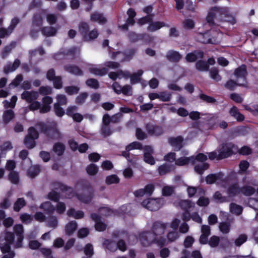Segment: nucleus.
I'll return each mask as SVG.
<instances>
[{
  "label": "nucleus",
  "instance_id": "2f4dec72",
  "mask_svg": "<svg viewBox=\"0 0 258 258\" xmlns=\"http://www.w3.org/2000/svg\"><path fill=\"white\" fill-rule=\"evenodd\" d=\"M15 117L14 111L11 109L5 111L3 115V121L5 124L9 123Z\"/></svg>",
  "mask_w": 258,
  "mask_h": 258
},
{
  "label": "nucleus",
  "instance_id": "2eb2a0df",
  "mask_svg": "<svg viewBox=\"0 0 258 258\" xmlns=\"http://www.w3.org/2000/svg\"><path fill=\"white\" fill-rule=\"evenodd\" d=\"M182 57V55L178 51L174 50H168L166 54V59L171 62H178Z\"/></svg>",
  "mask_w": 258,
  "mask_h": 258
},
{
  "label": "nucleus",
  "instance_id": "39448f33",
  "mask_svg": "<svg viewBox=\"0 0 258 258\" xmlns=\"http://www.w3.org/2000/svg\"><path fill=\"white\" fill-rule=\"evenodd\" d=\"M238 151V146L231 142L222 143L217 149L218 160H221L235 155Z\"/></svg>",
  "mask_w": 258,
  "mask_h": 258
},
{
  "label": "nucleus",
  "instance_id": "f704fd0d",
  "mask_svg": "<svg viewBox=\"0 0 258 258\" xmlns=\"http://www.w3.org/2000/svg\"><path fill=\"white\" fill-rule=\"evenodd\" d=\"M137 51V49L136 48H129L124 51L123 52H122V54L124 56V60L130 61L133 58Z\"/></svg>",
  "mask_w": 258,
  "mask_h": 258
},
{
  "label": "nucleus",
  "instance_id": "b1692460",
  "mask_svg": "<svg viewBox=\"0 0 258 258\" xmlns=\"http://www.w3.org/2000/svg\"><path fill=\"white\" fill-rule=\"evenodd\" d=\"M90 20L92 22H98L100 24H104L107 22L106 18L103 14L95 12L91 15Z\"/></svg>",
  "mask_w": 258,
  "mask_h": 258
},
{
  "label": "nucleus",
  "instance_id": "c756f323",
  "mask_svg": "<svg viewBox=\"0 0 258 258\" xmlns=\"http://www.w3.org/2000/svg\"><path fill=\"white\" fill-rule=\"evenodd\" d=\"M196 69L199 72H207L209 71V66L206 61L200 59L195 64Z\"/></svg>",
  "mask_w": 258,
  "mask_h": 258
},
{
  "label": "nucleus",
  "instance_id": "4be33fe9",
  "mask_svg": "<svg viewBox=\"0 0 258 258\" xmlns=\"http://www.w3.org/2000/svg\"><path fill=\"white\" fill-rule=\"evenodd\" d=\"M227 193L229 196L233 197L240 194V187L237 182H235L229 186L227 189Z\"/></svg>",
  "mask_w": 258,
  "mask_h": 258
},
{
  "label": "nucleus",
  "instance_id": "c9c22d12",
  "mask_svg": "<svg viewBox=\"0 0 258 258\" xmlns=\"http://www.w3.org/2000/svg\"><path fill=\"white\" fill-rule=\"evenodd\" d=\"M47 219L46 226L48 227L55 229L58 226V220L56 216L49 215Z\"/></svg>",
  "mask_w": 258,
  "mask_h": 258
},
{
  "label": "nucleus",
  "instance_id": "5701e85b",
  "mask_svg": "<svg viewBox=\"0 0 258 258\" xmlns=\"http://www.w3.org/2000/svg\"><path fill=\"white\" fill-rule=\"evenodd\" d=\"M174 165L167 163H164L158 168V172L160 175L162 176L174 170Z\"/></svg>",
  "mask_w": 258,
  "mask_h": 258
},
{
  "label": "nucleus",
  "instance_id": "9b49d317",
  "mask_svg": "<svg viewBox=\"0 0 258 258\" xmlns=\"http://www.w3.org/2000/svg\"><path fill=\"white\" fill-rule=\"evenodd\" d=\"M167 225V223H163L160 221H156L153 222L152 231L154 235L156 236L163 235L166 230Z\"/></svg>",
  "mask_w": 258,
  "mask_h": 258
},
{
  "label": "nucleus",
  "instance_id": "a211bd4d",
  "mask_svg": "<svg viewBox=\"0 0 258 258\" xmlns=\"http://www.w3.org/2000/svg\"><path fill=\"white\" fill-rule=\"evenodd\" d=\"M246 67L245 64H242L240 67L235 69L234 74L237 78H241L243 80V83H246V76H247Z\"/></svg>",
  "mask_w": 258,
  "mask_h": 258
},
{
  "label": "nucleus",
  "instance_id": "4468645a",
  "mask_svg": "<svg viewBox=\"0 0 258 258\" xmlns=\"http://www.w3.org/2000/svg\"><path fill=\"white\" fill-rule=\"evenodd\" d=\"M168 142L174 148L175 151H180L183 146V138L181 136L176 137H170L168 139Z\"/></svg>",
  "mask_w": 258,
  "mask_h": 258
},
{
  "label": "nucleus",
  "instance_id": "052dcab7",
  "mask_svg": "<svg viewBox=\"0 0 258 258\" xmlns=\"http://www.w3.org/2000/svg\"><path fill=\"white\" fill-rule=\"evenodd\" d=\"M208 158L207 155L204 154V153H199L195 157H191V162L194 163L195 162V160H197L199 162H201L204 163L207 160Z\"/></svg>",
  "mask_w": 258,
  "mask_h": 258
},
{
  "label": "nucleus",
  "instance_id": "f3484780",
  "mask_svg": "<svg viewBox=\"0 0 258 258\" xmlns=\"http://www.w3.org/2000/svg\"><path fill=\"white\" fill-rule=\"evenodd\" d=\"M64 70L75 76H83V72L75 64H67L63 67Z\"/></svg>",
  "mask_w": 258,
  "mask_h": 258
},
{
  "label": "nucleus",
  "instance_id": "6ab92c4d",
  "mask_svg": "<svg viewBox=\"0 0 258 258\" xmlns=\"http://www.w3.org/2000/svg\"><path fill=\"white\" fill-rule=\"evenodd\" d=\"M229 113L230 115L235 118L237 122H242L245 119V116L241 113L238 108L235 106H233L229 110Z\"/></svg>",
  "mask_w": 258,
  "mask_h": 258
},
{
  "label": "nucleus",
  "instance_id": "bb28decb",
  "mask_svg": "<svg viewBox=\"0 0 258 258\" xmlns=\"http://www.w3.org/2000/svg\"><path fill=\"white\" fill-rule=\"evenodd\" d=\"M57 31V29L51 26H45L41 28V32L42 34L46 37L55 36Z\"/></svg>",
  "mask_w": 258,
  "mask_h": 258
},
{
  "label": "nucleus",
  "instance_id": "dca6fc26",
  "mask_svg": "<svg viewBox=\"0 0 258 258\" xmlns=\"http://www.w3.org/2000/svg\"><path fill=\"white\" fill-rule=\"evenodd\" d=\"M142 204L147 209L151 211H156L158 210L160 207V203L156 200L151 199L148 201L144 200L142 202Z\"/></svg>",
  "mask_w": 258,
  "mask_h": 258
},
{
  "label": "nucleus",
  "instance_id": "473e14b6",
  "mask_svg": "<svg viewBox=\"0 0 258 258\" xmlns=\"http://www.w3.org/2000/svg\"><path fill=\"white\" fill-rule=\"evenodd\" d=\"M255 192V189L250 185H243L240 187V193L246 197H250Z\"/></svg>",
  "mask_w": 258,
  "mask_h": 258
},
{
  "label": "nucleus",
  "instance_id": "09e8293b",
  "mask_svg": "<svg viewBox=\"0 0 258 258\" xmlns=\"http://www.w3.org/2000/svg\"><path fill=\"white\" fill-rule=\"evenodd\" d=\"M87 173L90 175H95L98 171V167L94 164L91 163L86 167Z\"/></svg>",
  "mask_w": 258,
  "mask_h": 258
},
{
  "label": "nucleus",
  "instance_id": "6e6d98bb",
  "mask_svg": "<svg viewBox=\"0 0 258 258\" xmlns=\"http://www.w3.org/2000/svg\"><path fill=\"white\" fill-rule=\"evenodd\" d=\"M199 97L203 101L208 103H214L216 102V100L213 97L208 96L204 93L200 94Z\"/></svg>",
  "mask_w": 258,
  "mask_h": 258
},
{
  "label": "nucleus",
  "instance_id": "79ce46f5",
  "mask_svg": "<svg viewBox=\"0 0 258 258\" xmlns=\"http://www.w3.org/2000/svg\"><path fill=\"white\" fill-rule=\"evenodd\" d=\"M210 77L216 82L221 80V77L219 74L218 69L216 68H212L209 71Z\"/></svg>",
  "mask_w": 258,
  "mask_h": 258
},
{
  "label": "nucleus",
  "instance_id": "aec40b11",
  "mask_svg": "<svg viewBox=\"0 0 258 258\" xmlns=\"http://www.w3.org/2000/svg\"><path fill=\"white\" fill-rule=\"evenodd\" d=\"M38 98V93L35 91H25L21 94V98L25 100L28 103H31Z\"/></svg>",
  "mask_w": 258,
  "mask_h": 258
},
{
  "label": "nucleus",
  "instance_id": "69168bd1",
  "mask_svg": "<svg viewBox=\"0 0 258 258\" xmlns=\"http://www.w3.org/2000/svg\"><path fill=\"white\" fill-rule=\"evenodd\" d=\"M171 97L172 95L169 92L163 91L159 93V99L162 101H169L171 100Z\"/></svg>",
  "mask_w": 258,
  "mask_h": 258
},
{
  "label": "nucleus",
  "instance_id": "37998d69",
  "mask_svg": "<svg viewBox=\"0 0 258 258\" xmlns=\"http://www.w3.org/2000/svg\"><path fill=\"white\" fill-rule=\"evenodd\" d=\"M120 181L119 177L115 174H112L106 176L105 182L108 185L117 184Z\"/></svg>",
  "mask_w": 258,
  "mask_h": 258
},
{
  "label": "nucleus",
  "instance_id": "423d86ee",
  "mask_svg": "<svg viewBox=\"0 0 258 258\" xmlns=\"http://www.w3.org/2000/svg\"><path fill=\"white\" fill-rule=\"evenodd\" d=\"M90 26L87 22H81L78 25V31L84 41H89L97 38L99 32L97 29L89 31Z\"/></svg>",
  "mask_w": 258,
  "mask_h": 258
},
{
  "label": "nucleus",
  "instance_id": "e433bc0d",
  "mask_svg": "<svg viewBox=\"0 0 258 258\" xmlns=\"http://www.w3.org/2000/svg\"><path fill=\"white\" fill-rule=\"evenodd\" d=\"M237 86H245V85L244 83H237L236 81L231 79L227 81L224 85V87L230 91L234 90Z\"/></svg>",
  "mask_w": 258,
  "mask_h": 258
},
{
  "label": "nucleus",
  "instance_id": "1a4fd4ad",
  "mask_svg": "<svg viewBox=\"0 0 258 258\" xmlns=\"http://www.w3.org/2000/svg\"><path fill=\"white\" fill-rule=\"evenodd\" d=\"M212 33L213 32L211 30L207 31L203 33H199L198 35V41L203 44H217V38Z\"/></svg>",
  "mask_w": 258,
  "mask_h": 258
},
{
  "label": "nucleus",
  "instance_id": "a19ab883",
  "mask_svg": "<svg viewBox=\"0 0 258 258\" xmlns=\"http://www.w3.org/2000/svg\"><path fill=\"white\" fill-rule=\"evenodd\" d=\"M230 210L231 213L237 215H240L242 213L243 208L242 206L235 203H231L230 206Z\"/></svg>",
  "mask_w": 258,
  "mask_h": 258
},
{
  "label": "nucleus",
  "instance_id": "c03bdc74",
  "mask_svg": "<svg viewBox=\"0 0 258 258\" xmlns=\"http://www.w3.org/2000/svg\"><path fill=\"white\" fill-rule=\"evenodd\" d=\"M8 179L13 184H17L19 182V176L17 171H11L8 175Z\"/></svg>",
  "mask_w": 258,
  "mask_h": 258
},
{
  "label": "nucleus",
  "instance_id": "f257e3e1",
  "mask_svg": "<svg viewBox=\"0 0 258 258\" xmlns=\"http://www.w3.org/2000/svg\"><path fill=\"white\" fill-rule=\"evenodd\" d=\"M206 20L210 26L218 25V23L222 22H227L232 24L236 23L235 19L230 14L229 8L227 7L212 8L208 13Z\"/></svg>",
  "mask_w": 258,
  "mask_h": 258
},
{
  "label": "nucleus",
  "instance_id": "3c124183",
  "mask_svg": "<svg viewBox=\"0 0 258 258\" xmlns=\"http://www.w3.org/2000/svg\"><path fill=\"white\" fill-rule=\"evenodd\" d=\"M182 26L185 29L191 30L195 28V22L192 19H187L183 21Z\"/></svg>",
  "mask_w": 258,
  "mask_h": 258
},
{
  "label": "nucleus",
  "instance_id": "20e7f679",
  "mask_svg": "<svg viewBox=\"0 0 258 258\" xmlns=\"http://www.w3.org/2000/svg\"><path fill=\"white\" fill-rule=\"evenodd\" d=\"M14 232L7 231L5 233V240L6 242L14 245L15 248H19L23 246L24 238V227L21 224H16L14 227Z\"/></svg>",
  "mask_w": 258,
  "mask_h": 258
},
{
  "label": "nucleus",
  "instance_id": "0e129e2a",
  "mask_svg": "<svg viewBox=\"0 0 258 258\" xmlns=\"http://www.w3.org/2000/svg\"><path fill=\"white\" fill-rule=\"evenodd\" d=\"M40 169L38 165L34 166L28 171V174L31 178H34L40 172Z\"/></svg>",
  "mask_w": 258,
  "mask_h": 258
},
{
  "label": "nucleus",
  "instance_id": "de8ad7c7",
  "mask_svg": "<svg viewBox=\"0 0 258 258\" xmlns=\"http://www.w3.org/2000/svg\"><path fill=\"white\" fill-rule=\"evenodd\" d=\"M114 130H112L110 125H102L101 128V132L104 137L110 136L113 132Z\"/></svg>",
  "mask_w": 258,
  "mask_h": 258
},
{
  "label": "nucleus",
  "instance_id": "338daca9",
  "mask_svg": "<svg viewBox=\"0 0 258 258\" xmlns=\"http://www.w3.org/2000/svg\"><path fill=\"white\" fill-rule=\"evenodd\" d=\"M48 199L52 201L57 202L60 199V194L55 191L52 190L48 193Z\"/></svg>",
  "mask_w": 258,
  "mask_h": 258
},
{
  "label": "nucleus",
  "instance_id": "6e6552de",
  "mask_svg": "<svg viewBox=\"0 0 258 258\" xmlns=\"http://www.w3.org/2000/svg\"><path fill=\"white\" fill-rule=\"evenodd\" d=\"M127 38L132 43L137 42L140 40H145L151 42L153 41V37L146 33L138 34L134 31H130L127 33Z\"/></svg>",
  "mask_w": 258,
  "mask_h": 258
},
{
  "label": "nucleus",
  "instance_id": "f8f14e48",
  "mask_svg": "<svg viewBox=\"0 0 258 258\" xmlns=\"http://www.w3.org/2000/svg\"><path fill=\"white\" fill-rule=\"evenodd\" d=\"M204 57V52L201 50H195L186 54L185 59L187 62L191 63L197 62L198 59H203Z\"/></svg>",
  "mask_w": 258,
  "mask_h": 258
},
{
  "label": "nucleus",
  "instance_id": "4d7b16f0",
  "mask_svg": "<svg viewBox=\"0 0 258 258\" xmlns=\"http://www.w3.org/2000/svg\"><path fill=\"white\" fill-rule=\"evenodd\" d=\"M86 85L92 88L97 89L99 87V83L97 80L95 79H88L86 81Z\"/></svg>",
  "mask_w": 258,
  "mask_h": 258
},
{
  "label": "nucleus",
  "instance_id": "a878e982",
  "mask_svg": "<svg viewBox=\"0 0 258 258\" xmlns=\"http://www.w3.org/2000/svg\"><path fill=\"white\" fill-rule=\"evenodd\" d=\"M40 208L43 209L45 214L48 215H52L55 210V207L48 201L42 203Z\"/></svg>",
  "mask_w": 258,
  "mask_h": 258
},
{
  "label": "nucleus",
  "instance_id": "e2e57ef3",
  "mask_svg": "<svg viewBox=\"0 0 258 258\" xmlns=\"http://www.w3.org/2000/svg\"><path fill=\"white\" fill-rule=\"evenodd\" d=\"M88 96V94L87 92H82L78 95L76 98V103L77 104H83L87 98Z\"/></svg>",
  "mask_w": 258,
  "mask_h": 258
},
{
  "label": "nucleus",
  "instance_id": "0eeeda50",
  "mask_svg": "<svg viewBox=\"0 0 258 258\" xmlns=\"http://www.w3.org/2000/svg\"><path fill=\"white\" fill-rule=\"evenodd\" d=\"M39 134L37 130L33 126H30L28 129V134L24 139V144L28 149H31L35 147V140L38 139Z\"/></svg>",
  "mask_w": 258,
  "mask_h": 258
},
{
  "label": "nucleus",
  "instance_id": "ea45409f",
  "mask_svg": "<svg viewBox=\"0 0 258 258\" xmlns=\"http://www.w3.org/2000/svg\"><path fill=\"white\" fill-rule=\"evenodd\" d=\"M154 16V14L147 15L145 17L140 18L138 20V23L140 26H143L148 23L149 24L152 21Z\"/></svg>",
  "mask_w": 258,
  "mask_h": 258
},
{
  "label": "nucleus",
  "instance_id": "a18cd8bd",
  "mask_svg": "<svg viewBox=\"0 0 258 258\" xmlns=\"http://www.w3.org/2000/svg\"><path fill=\"white\" fill-rule=\"evenodd\" d=\"M90 73L99 76H103L105 75L108 72L107 69L103 68L98 69L96 68H91L90 69Z\"/></svg>",
  "mask_w": 258,
  "mask_h": 258
},
{
  "label": "nucleus",
  "instance_id": "8fccbe9b",
  "mask_svg": "<svg viewBox=\"0 0 258 258\" xmlns=\"http://www.w3.org/2000/svg\"><path fill=\"white\" fill-rule=\"evenodd\" d=\"M53 110L55 115L58 117H62L65 114L64 110L61 107L59 103H54Z\"/></svg>",
  "mask_w": 258,
  "mask_h": 258
},
{
  "label": "nucleus",
  "instance_id": "c85d7f7f",
  "mask_svg": "<svg viewBox=\"0 0 258 258\" xmlns=\"http://www.w3.org/2000/svg\"><path fill=\"white\" fill-rule=\"evenodd\" d=\"M20 60L18 59H16L13 64H8L4 68V72L5 74H8L10 72L15 71L20 65Z\"/></svg>",
  "mask_w": 258,
  "mask_h": 258
},
{
  "label": "nucleus",
  "instance_id": "cd10ccee",
  "mask_svg": "<svg viewBox=\"0 0 258 258\" xmlns=\"http://www.w3.org/2000/svg\"><path fill=\"white\" fill-rule=\"evenodd\" d=\"M65 150L64 145L61 142L55 143L53 146L52 150L58 156H61L64 154Z\"/></svg>",
  "mask_w": 258,
  "mask_h": 258
},
{
  "label": "nucleus",
  "instance_id": "680f3d73",
  "mask_svg": "<svg viewBox=\"0 0 258 258\" xmlns=\"http://www.w3.org/2000/svg\"><path fill=\"white\" fill-rule=\"evenodd\" d=\"M84 253L89 257H91L94 254V249L91 243L87 244L84 249Z\"/></svg>",
  "mask_w": 258,
  "mask_h": 258
},
{
  "label": "nucleus",
  "instance_id": "13d9d810",
  "mask_svg": "<svg viewBox=\"0 0 258 258\" xmlns=\"http://www.w3.org/2000/svg\"><path fill=\"white\" fill-rule=\"evenodd\" d=\"M219 229L223 233H228L230 230V224L227 222H222L219 224Z\"/></svg>",
  "mask_w": 258,
  "mask_h": 258
},
{
  "label": "nucleus",
  "instance_id": "f03ea898",
  "mask_svg": "<svg viewBox=\"0 0 258 258\" xmlns=\"http://www.w3.org/2000/svg\"><path fill=\"white\" fill-rule=\"evenodd\" d=\"M37 125L40 133L48 140L56 141L61 138V134L56 122H39Z\"/></svg>",
  "mask_w": 258,
  "mask_h": 258
},
{
  "label": "nucleus",
  "instance_id": "72a5a7b5",
  "mask_svg": "<svg viewBox=\"0 0 258 258\" xmlns=\"http://www.w3.org/2000/svg\"><path fill=\"white\" fill-rule=\"evenodd\" d=\"M143 73L144 72L143 70H139L137 72L131 74L130 78L131 83L132 85H134L140 83L141 81V77L143 75Z\"/></svg>",
  "mask_w": 258,
  "mask_h": 258
},
{
  "label": "nucleus",
  "instance_id": "864d4df0",
  "mask_svg": "<svg viewBox=\"0 0 258 258\" xmlns=\"http://www.w3.org/2000/svg\"><path fill=\"white\" fill-rule=\"evenodd\" d=\"M45 17L48 23L51 25L55 24L57 21V17L56 15L53 14H47L46 10Z\"/></svg>",
  "mask_w": 258,
  "mask_h": 258
},
{
  "label": "nucleus",
  "instance_id": "ddd939ff",
  "mask_svg": "<svg viewBox=\"0 0 258 258\" xmlns=\"http://www.w3.org/2000/svg\"><path fill=\"white\" fill-rule=\"evenodd\" d=\"M146 130L150 135L160 136L163 134V130L161 126L148 123L146 125Z\"/></svg>",
  "mask_w": 258,
  "mask_h": 258
},
{
  "label": "nucleus",
  "instance_id": "393cba45",
  "mask_svg": "<svg viewBox=\"0 0 258 258\" xmlns=\"http://www.w3.org/2000/svg\"><path fill=\"white\" fill-rule=\"evenodd\" d=\"M223 176V174L221 172L216 174H210L206 176V181L207 184H213L217 180H221Z\"/></svg>",
  "mask_w": 258,
  "mask_h": 258
},
{
  "label": "nucleus",
  "instance_id": "774afa93",
  "mask_svg": "<svg viewBox=\"0 0 258 258\" xmlns=\"http://www.w3.org/2000/svg\"><path fill=\"white\" fill-rule=\"evenodd\" d=\"M54 88L60 89L62 87V78L60 76H57L52 81Z\"/></svg>",
  "mask_w": 258,
  "mask_h": 258
},
{
  "label": "nucleus",
  "instance_id": "7ed1b4c3",
  "mask_svg": "<svg viewBox=\"0 0 258 258\" xmlns=\"http://www.w3.org/2000/svg\"><path fill=\"white\" fill-rule=\"evenodd\" d=\"M75 187L78 191H86V194L80 193L76 194L77 198L85 204L90 203L93 199L94 189L88 180L86 179H80L77 181Z\"/></svg>",
  "mask_w": 258,
  "mask_h": 258
},
{
  "label": "nucleus",
  "instance_id": "4c0bfd02",
  "mask_svg": "<svg viewBox=\"0 0 258 258\" xmlns=\"http://www.w3.org/2000/svg\"><path fill=\"white\" fill-rule=\"evenodd\" d=\"M209 168V164L208 163L204 162L195 166L194 169L199 174L202 175L204 171Z\"/></svg>",
  "mask_w": 258,
  "mask_h": 258
},
{
  "label": "nucleus",
  "instance_id": "603ef678",
  "mask_svg": "<svg viewBox=\"0 0 258 258\" xmlns=\"http://www.w3.org/2000/svg\"><path fill=\"white\" fill-rule=\"evenodd\" d=\"M191 157H180L175 160V164L177 166H184L191 162Z\"/></svg>",
  "mask_w": 258,
  "mask_h": 258
},
{
  "label": "nucleus",
  "instance_id": "58836bf2",
  "mask_svg": "<svg viewBox=\"0 0 258 258\" xmlns=\"http://www.w3.org/2000/svg\"><path fill=\"white\" fill-rule=\"evenodd\" d=\"M26 203L24 198H18L14 204V210L15 212H19L21 208L25 206Z\"/></svg>",
  "mask_w": 258,
  "mask_h": 258
},
{
  "label": "nucleus",
  "instance_id": "5fc2aeb1",
  "mask_svg": "<svg viewBox=\"0 0 258 258\" xmlns=\"http://www.w3.org/2000/svg\"><path fill=\"white\" fill-rule=\"evenodd\" d=\"M144 160L146 163L151 165H153L155 164L154 157L149 152H145L144 154Z\"/></svg>",
  "mask_w": 258,
  "mask_h": 258
},
{
  "label": "nucleus",
  "instance_id": "bf43d9fd",
  "mask_svg": "<svg viewBox=\"0 0 258 258\" xmlns=\"http://www.w3.org/2000/svg\"><path fill=\"white\" fill-rule=\"evenodd\" d=\"M66 92L69 95L76 94L79 91L80 88L75 86H70L66 87L64 88Z\"/></svg>",
  "mask_w": 258,
  "mask_h": 258
},
{
  "label": "nucleus",
  "instance_id": "7c9ffc66",
  "mask_svg": "<svg viewBox=\"0 0 258 258\" xmlns=\"http://www.w3.org/2000/svg\"><path fill=\"white\" fill-rule=\"evenodd\" d=\"M78 227L76 221H71L65 226V232L67 235L70 236L76 231Z\"/></svg>",
  "mask_w": 258,
  "mask_h": 258
},
{
  "label": "nucleus",
  "instance_id": "9d476101",
  "mask_svg": "<svg viewBox=\"0 0 258 258\" xmlns=\"http://www.w3.org/2000/svg\"><path fill=\"white\" fill-rule=\"evenodd\" d=\"M46 16V10L41 9L36 12L33 16L32 24L33 27H41Z\"/></svg>",
  "mask_w": 258,
  "mask_h": 258
},
{
  "label": "nucleus",
  "instance_id": "412c9836",
  "mask_svg": "<svg viewBox=\"0 0 258 258\" xmlns=\"http://www.w3.org/2000/svg\"><path fill=\"white\" fill-rule=\"evenodd\" d=\"M169 27L168 25H167L164 22H161V21H155L153 22L152 21L151 22L150 24H149L148 27H147V30L150 32H155L161 28H162L163 27Z\"/></svg>",
  "mask_w": 258,
  "mask_h": 258
},
{
  "label": "nucleus",
  "instance_id": "49530a36",
  "mask_svg": "<svg viewBox=\"0 0 258 258\" xmlns=\"http://www.w3.org/2000/svg\"><path fill=\"white\" fill-rule=\"evenodd\" d=\"M57 188L60 189L62 192H66L69 191L70 192V194L69 196L72 197L74 196L73 189L72 187L67 186L64 184L62 183H57Z\"/></svg>",
  "mask_w": 258,
  "mask_h": 258
}]
</instances>
